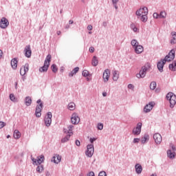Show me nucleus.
Listing matches in <instances>:
<instances>
[{"mask_svg":"<svg viewBox=\"0 0 176 176\" xmlns=\"http://www.w3.org/2000/svg\"><path fill=\"white\" fill-rule=\"evenodd\" d=\"M135 14L139 20H141L142 23H146L148 21V8L142 7L135 12Z\"/></svg>","mask_w":176,"mask_h":176,"instance_id":"obj_1","label":"nucleus"},{"mask_svg":"<svg viewBox=\"0 0 176 176\" xmlns=\"http://www.w3.org/2000/svg\"><path fill=\"white\" fill-rule=\"evenodd\" d=\"M166 100L170 102V108H174L176 104V96L173 92H169L166 95Z\"/></svg>","mask_w":176,"mask_h":176,"instance_id":"obj_2","label":"nucleus"},{"mask_svg":"<svg viewBox=\"0 0 176 176\" xmlns=\"http://www.w3.org/2000/svg\"><path fill=\"white\" fill-rule=\"evenodd\" d=\"M36 102L39 104L36 105L35 116L36 118H41V116H42V113L41 112H42V109L43 108V103L42 102V100L41 99H38Z\"/></svg>","mask_w":176,"mask_h":176,"instance_id":"obj_3","label":"nucleus"},{"mask_svg":"<svg viewBox=\"0 0 176 176\" xmlns=\"http://www.w3.org/2000/svg\"><path fill=\"white\" fill-rule=\"evenodd\" d=\"M52 118H53L52 112L48 111L44 118V123L47 127H50V124H52Z\"/></svg>","mask_w":176,"mask_h":176,"instance_id":"obj_4","label":"nucleus"},{"mask_svg":"<svg viewBox=\"0 0 176 176\" xmlns=\"http://www.w3.org/2000/svg\"><path fill=\"white\" fill-rule=\"evenodd\" d=\"M87 151L85 152V155L88 157H91L93 155H94V145L93 144H88L87 146Z\"/></svg>","mask_w":176,"mask_h":176,"instance_id":"obj_5","label":"nucleus"},{"mask_svg":"<svg viewBox=\"0 0 176 176\" xmlns=\"http://www.w3.org/2000/svg\"><path fill=\"white\" fill-rule=\"evenodd\" d=\"M175 58V50H171L168 55H166L164 58V60L170 62L173 61Z\"/></svg>","mask_w":176,"mask_h":176,"instance_id":"obj_6","label":"nucleus"},{"mask_svg":"<svg viewBox=\"0 0 176 176\" xmlns=\"http://www.w3.org/2000/svg\"><path fill=\"white\" fill-rule=\"evenodd\" d=\"M110 76H111V70H109V69H106L104 71L103 75H102L103 82L104 83H107V82L109 80Z\"/></svg>","mask_w":176,"mask_h":176,"instance_id":"obj_7","label":"nucleus"},{"mask_svg":"<svg viewBox=\"0 0 176 176\" xmlns=\"http://www.w3.org/2000/svg\"><path fill=\"white\" fill-rule=\"evenodd\" d=\"M142 127V123L138 122L137 124V126L135 127L132 131L133 134H134V135H140V134H141Z\"/></svg>","mask_w":176,"mask_h":176,"instance_id":"obj_8","label":"nucleus"},{"mask_svg":"<svg viewBox=\"0 0 176 176\" xmlns=\"http://www.w3.org/2000/svg\"><path fill=\"white\" fill-rule=\"evenodd\" d=\"M71 122H72V124H78V123H79V122H80V118H79V116H78V113H74L72 115Z\"/></svg>","mask_w":176,"mask_h":176,"instance_id":"obj_9","label":"nucleus"},{"mask_svg":"<svg viewBox=\"0 0 176 176\" xmlns=\"http://www.w3.org/2000/svg\"><path fill=\"white\" fill-rule=\"evenodd\" d=\"M30 68V65L28 63H26L24 66H22L20 69V75L21 76H24L27 72H28Z\"/></svg>","mask_w":176,"mask_h":176,"instance_id":"obj_10","label":"nucleus"},{"mask_svg":"<svg viewBox=\"0 0 176 176\" xmlns=\"http://www.w3.org/2000/svg\"><path fill=\"white\" fill-rule=\"evenodd\" d=\"M153 107H155V102H150L144 107V111L145 112V113H148V112H151V109H153Z\"/></svg>","mask_w":176,"mask_h":176,"instance_id":"obj_11","label":"nucleus"},{"mask_svg":"<svg viewBox=\"0 0 176 176\" xmlns=\"http://www.w3.org/2000/svg\"><path fill=\"white\" fill-rule=\"evenodd\" d=\"M25 56L27 58H30L32 54V51L31 50V45H26L24 50Z\"/></svg>","mask_w":176,"mask_h":176,"instance_id":"obj_12","label":"nucleus"},{"mask_svg":"<svg viewBox=\"0 0 176 176\" xmlns=\"http://www.w3.org/2000/svg\"><path fill=\"white\" fill-rule=\"evenodd\" d=\"M9 25V21L5 17H3L1 20L0 27L2 29H5Z\"/></svg>","mask_w":176,"mask_h":176,"instance_id":"obj_13","label":"nucleus"},{"mask_svg":"<svg viewBox=\"0 0 176 176\" xmlns=\"http://www.w3.org/2000/svg\"><path fill=\"white\" fill-rule=\"evenodd\" d=\"M166 63H167V61L164 59H162L161 61L157 63V69L160 71V72H163V68H164V64H166Z\"/></svg>","mask_w":176,"mask_h":176,"instance_id":"obj_14","label":"nucleus"},{"mask_svg":"<svg viewBox=\"0 0 176 176\" xmlns=\"http://www.w3.org/2000/svg\"><path fill=\"white\" fill-rule=\"evenodd\" d=\"M153 140L155 142V144H161L162 143V135L160 133H155L153 135Z\"/></svg>","mask_w":176,"mask_h":176,"instance_id":"obj_15","label":"nucleus"},{"mask_svg":"<svg viewBox=\"0 0 176 176\" xmlns=\"http://www.w3.org/2000/svg\"><path fill=\"white\" fill-rule=\"evenodd\" d=\"M73 134H74L73 132H69V133L66 135L65 138L61 139V142L63 144H65V142H68V141H69V139L71 138V136L73 135Z\"/></svg>","mask_w":176,"mask_h":176,"instance_id":"obj_16","label":"nucleus"},{"mask_svg":"<svg viewBox=\"0 0 176 176\" xmlns=\"http://www.w3.org/2000/svg\"><path fill=\"white\" fill-rule=\"evenodd\" d=\"M135 52L136 54H141L142 52H144V47L142 45H140V44L134 47Z\"/></svg>","mask_w":176,"mask_h":176,"instance_id":"obj_17","label":"nucleus"},{"mask_svg":"<svg viewBox=\"0 0 176 176\" xmlns=\"http://www.w3.org/2000/svg\"><path fill=\"white\" fill-rule=\"evenodd\" d=\"M51 162H54L55 164H58L61 162V155H56V156L52 157Z\"/></svg>","mask_w":176,"mask_h":176,"instance_id":"obj_18","label":"nucleus"},{"mask_svg":"<svg viewBox=\"0 0 176 176\" xmlns=\"http://www.w3.org/2000/svg\"><path fill=\"white\" fill-rule=\"evenodd\" d=\"M50 65L45 62L43 67L39 68L40 72H47V69H49Z\"/></svg>","mask_w":176,"mask_h":176,"instance_id":"obj_19","label":"nucleus"},{"mask_svg":"<svg viewBox=\"0 0 176 176\" xmlns=\"http://www.w3.org/2000/svg\"><path fill=\"white\" fill-rule=\"evenodd\" d=\"M135 169L136 174H141L142 173V166L140 164H136L135 165Z\"/></svg>","mask_w":176,"mask_h":176,"instance_id":"obj_20","label":"nucleus"},{"mask_svg":"<svg viewBox=\"0 0 176 176\" xmlns=\"http://www.w3.org/2000/svg\"><path fill=\"white\" fill-rule=\"evenodd\" d=\"M144 76H146V72L142 70V69H141L140 73L136 74V78H138V79L141 78H144Z\"/></svg>","mask_w":176,"mask_h":176,"instance_id":"obj_21","label":"nucleus"},{"mask_svg":"<svg viewBox=\"0 0 176 176\" xmlns=\"http://www.w3.org/2000/svg\"><path fill=\"white\" fill-rule=\"evenodd\" d=\"M43 162H45V156L43 155L37 157V166L42 164Z\"/></svg>","mask_w":176,"mask_h":176,"instance_id":"obj_22","label":"nucleus"},{"mask_svg":"<svg viewBox=\"0 0 176 176\" xmlns=\"http://www.w3.org/2000/svg\"><path fill=\"white\" fill-rule=\"evenodd\" d=\"M172 38L170 39V45H175L176 43V32H171Z\"/></svg>","mask_w":176,"mask_h":176,"instance_id":"obj_23","label":"nucleus"},{"mask_svg":"<svg viewBox=\"0 0 176 176\" xmlns=\"http://www.w3.org/2000/svg\"><path fill=\"white\" fill-rule=\"evenodd\" d=\"M118 79H119V72L118 70H115L113 72V80L116 82L118 81Z\"/></svg>","mask_w":176,"mask_h":176,"instance_id":"obj_24","label":"nucleus"},{"mask_svg":"<svg viewBox=\"0 0 176 176\" xmlns=\"http://www.w3.org/2000/svg\"><path fill=\"white\" fill-rule=\"evenodd\" d=\"M25 104L26 107H30V105H31V104H32V99H31V97L27 96L25 98Z\"/></svg>","mask_w":176,"mask_h":176,"instance_id":"obj_25","label":"nucleus"},{"mask_svg":"<svg viewBox=\"0 0 176 176\" xmlns=\"http://www.w3.org/2000/svg\"><path fill=\"white\" fill-rule=\"evenodd\" d=\"M142 69L144 70L146 73L151 69V63H147L144 66L142 67Z\"/></svg>","mask_w":176,"mask_h":176,"instance_id":"obj_26","label":"nucleus"},{"mask_svg":"<svg viewBox=\"0 0 176 176\" xmlns=\"http://www.w3.org/2000/svg\"><path fill=\"white\" fill-rule=\"evenodd\" d=\"M14 138L15 140H19L20 138V137H21V133H20V131H19V130L15 129L14 131Z\"/></svg>","mask_w":176,"mask_h":176,"instance_id":"obj_27","label":"nucleus"},{"mask_svg":"<svg viewBox=\"0 0 176 176\" xmlns=\"http://www.w3.org/2000/svg\"><path fill=\"white\" fill-rule=\"evenodd\" d=\"M78 72H79V67H76L69 74V76L70 78H72V76H74V75H76V73H78Z\"/></svg>","mask_w":176,"mask_h":176,"instance_id":"obj_28","label":"nucleus"},{"mask_svg":"<svg viewBox=\"0 0 176 176\" xmlns=\"http://www.w3.org/2000/svg\"><path fill=\"white\" fill-rule=\"evenodd\" d=\"M11 66L13 69H16V68H17V59L16 58L12 59Z\"/></svg>","mask_w":176,"mask_h":176,"instance_id":"obj_29","label":"nucleus"},{"mask_svg":"<svg viewBox=\"0 0 176 176\" xmlns=\"http://www.w3.org/2000/svg\"><path fill=\"white\" fill-rule=\"evenodd\" d=\"M169 69L175 72L176 71V60L169 65Z\"/></svg>","mask_w":176,"mask_h":176,"instance_id":"obj_30","label":"nucleus"},{"mask_svg":"<svg viewBox=\"0 0 176 176\" xmlns=\"http://www.w3.org/2000/svg\"><path fill=\"white\" fill-rule=\"evenodd\" d=\"M167 155H168V157H169V159H174V157H175V152H173L171 151V150H168L167 151Z\"/></svg>","mask_w":176,"mask_h":176,"instance_id":"obj_31","label":"nucleus"},{"mask_svg":"<svg viewBox=\"0 0 176 176\" xmlns=\"http://www.w3.org/2000/svg\"><path fill=\"white\" fill-rule=\"evenodd\" d=\"M91 64L93 67H97L98 65V58H97V56H94L93 57Z\"/></svg>","mask_w":176,"mask_h":176,"instance_id":"obj_32","label":"nucleus"},{"mask_svg":"<svg viewBox=\"0 0 176 176\" xmlns=\"http://www.w3.org/2000/svg\"><path fill=\"white\" fill-rule=\"evenodd\" d=\"M146 141H149V135L144 134V137L141 138V142L145 144Z\"/></svg>","mask_w":176,"mask_h":176,"instance_id":"obj_33","label":"nucleus"},{"mask_svg":"<svg viewBox=\"0 0 176 176\" xmlns=\"http://www.w3.org/2000/svg\"><path fill=\"white\" fill-rule=\"evenodd\" d=\"M67 108H68V109H69V111H74V109L76 108L75 103L74 102L69 103L67 105Z\"/></svg>","mask_w":176,"mask_h":176,"instance_id":"obj_34","label":"nucleus"},{"mask_svg":"<svg viewBox=\"0 0 176 176\" xmlns=\"http://www.w3.org/2000/svg\"><path fill=\"white\" fill-rule=\"evenodd\" d=\"M131 46H133V49L140 45V43L135 39H133L131 42Z\"/></svg>","mask_w":176,"mask_h":176,"instance_id":"obj_35","label":"nucleus"},{"mask_svg":"<svg viewBox=\"0 0 176 176\" xmlns=\"http://www.w3.org/2000/svg\"><path fill=\"white\" fill-rule=\"evenodd\" d=\"M51 61H52V55L48 54V55L46 56L44 63H47V64H48V65H50V62H51Z\"/></svg>","mask_w":176,"mask_h":176,"instance_id":"obj_36","label":"nucleus"},{"mask_svg":"<svg viewBox=\"0 0 176 176\" xmlns=\"http://www.w3.org/2000/svg\"><path fill=\"white\" fill-rule=\"evenodd\" d=\"M156 86H157L156 82L155 81L151 82L150 84V89L155 90V89H156Z\"/></svg>","mask_w":176,"mask_h":176,"instance_id":"obj_37","label":"nucleus"},{"mask_svg":"<svg viewBox=\"0 0 176 176\" xmlns=\"http://www.w3.org/2000/svg\"><path fill=\"white\" fill-rule=\"evenodd\" d=\"M167 16V14L166 12L162 11L159 14L160 19H166V16Z\"/></svg>","mask_w":176,"mask_h":176,"instance_id":"obj_38","label":"nucleus"},{"mask_svg":"<svg viewBox=\"0 0 176 176\" xmlns=\"http://www.w3.org/2000/svg\"><path fill=\"white\" fill-rule=\"evenodd\" d=\"M10 100H11L13 102H17V98L14 96V94H10Z\"/></svg>","mask_w":176,"mask_h":176,"instance_id":"obj_39","label":"nucleus"},{"mask_svg":"<svg viewBox=\"0 0 176 176\" xmlns=\"http://www.w3.org/2000/svg\"><path fill=\"white\" fill-rule=\"evenodd\" d=\"M36 171L41 174L43 171V165H38L36 168Z\"/></svg>","mask_w":176,"mask_h":176,"instance_id":"obj_40","label":"nucleus"},{"mask_svg":"<svg viewBox=\"0 0 176 176\" xmlns=\"http://www.w3.org/2000/svg\"><path fill=\"white\" fill-rule=\"evenodd\" d=\"M51 68H52V72H54V74H56V72H57V71H58L57 65H56L55 64H53V65L51 66Z\"/></svg>","mask_w":176,"mask_h":176,"instance_id":"obj_41","label":"nucleus"},{"mask_svg":"<svg viewBox=\"0 0 176 176\" xmlns=\"http://www.w3.org/2000/svg\"><path fill=\"white\" fill-rule=\"evenodd\" d=\"M82 76H84L85 78H87V76H89V71L84 70L82 72Z\"/></svg>","mask_w":176,"mask_h":176,"instance_id":"obj_42","label":"nucleus"},{"mask_svg":"<svg viewBox=\"0 0 176 176\" xmlns=\"http://www.w3.org/2000/svg\"><path fill=\"white\" fill-rule=\"evenodd\" d=\"M104 129V124L102 123L98 124V130H102Z\"/></svg>","mask_w":176,"mask_h":176,"instance_id":"obj_43","label":"nucleus"},{"mask_svg":"<svg viewBox=\"0 0 176 176\" xmlns=\"http://www.w3.org/2000/svg\"><path fill=\"white\" fill-rule=\"evenodd\" d=\"M67 129L69 130L68 134H69V133H72V129H74V125H69L67 126Z\"/></svg>","mask_w":176,"mask_h":176,"instance_id":"obj_44","label":"nucleus"},{"mask_svg":"<svg viewBox=\"0 0 176 176\" xmlns=\"http://www.w3.org/2000/svg\"><path fill=\"white\" fill-rule=\"evenodd\" d=\"M6 126V123L2 121H0V129H3Z\"/></svg>","mask_w":176,"mask_h":176,"instance_id":"obj_45","label":"nucleus"},{"mask_svg":"<svg viewBox=\"0 0 176 176\" xmlns=\"http://www.w3.org/2000/svg\"><path fill=\"white\" fill-rule=\"evenodd\" d=\"M98 176H107V172L105 171H100L98 174Z\"/></svg>","mask_w":176,"mask_h":176,"instance_id":"obj_46","label":"nucleus"},{"mask_svg":"<svg viewBox=\"0 0 176 176\" xmlns=\"http://www.w3.org/2000/svg\"><path fill=\"white\" fill-rule=\"evenodd\" d=\"M31 159H32V161L33 162V164L35 166H38L37 160L34 157H32Z\"/></svg>","mask_w":176,"mask_h":176,"instance_id":"obj_47","label":"nucleus"},{"mask_svg":"<svg viewBox=\"0 0 176 176\" xmlns=\"http://www.w3.org/2000/svg\"><path fill=\"white\" fill-rule=\"evenodd\" d=\"M140 138H134L133 142V144H138V142H140Z\"/></svg>","mask_w":176,"mask_h":176,"instance_id":"obj_48","label":"nucleus"},{"mask_svg":"<svg viewBox=\"0 0 176 176\" xmlns=\"http://www.w3.org/2000/svg\"><path fill=\"white\" fill-rule=\"evenodd\" d=\"M154 19H160V16H159V14H157V12H155L153 14Z\"/></svg>","mask_w":176,"mask_h":176,"instance_id":"obj_49","label":"nucleus"},{"mask_svg":"<svg viewBox=\"0 0 176 176\" xmlns=\"http://www.w3.org/2000/svg\"><path fill=\"white\" fill-rule=\"evenodd\" d=\"M170 146L172 148V150L173 151V152H175V151H176L175 146H174V144H170Z\"/></svg>","mask_w":176,"mask_h":176,"instance_id":"obj_50","label":"nucleus"},{"mask_svg":"<svg viewBox=\"0 0 176 176\" xmlns=\"http://www.w3.org/2000/svg\"><path fill=\"white\" fill-rule=\"evenodd\" d=\"M87 176H96V175L94 174V172L91 171L87 175Z\"/></svg>","mask_w":176,"mask_h":176,"instance_id":"obj_51","label":"nucleus"},{"mask_svg":"<svg viewBox=\"0 0 176 176\" xmlns=\"http://www.w3.org/2000/svg\"><path fill=\"white\" fill-rule=\"evenodd\" d=\"M75 143L77 146H80V141L77 140Z\"/></svg>","mask_w":176,"mask_h":176,"instance_id":"obj_52","label":"nucleus"},{"mask_svg":"<svg viewBox=\"0 0 176 176\" xmlns=\"http://www.w3.org/2000/svg\"><path fill=\"white\" fill-rule=\"evenodd\" d=\"M87 30H88L89 31H91V30H93V25H89L87 26Z\"/></svg>","mask_w":176,"mask_h":176,"instance_id":"obj_53","label":"nucleus"},{"mask_svg":"<svg viewBox=\"0 0 176 176\" xmlns=\"http://www.w3.org/2000/svg\"><path fill=\"white\" fill-rule=\"evenodd\" d=\"M89 52H90V53H94V47H89Z\"/></svg>","mask_w":176,"mask_h":176,"instance_id":"obj_54","label":"nucleus"},{"mask_svg":"<svg viewBox=\"0 0 176 176\" xmlns=\"http://www.w3.org/2000/svg\"><path fill=\"white\" fill-rule=\"evenodd\" d=\"M128 89H134V85L133 84L128 85Z\"/></svg>","mask_w":176,"mask_h":176,"instance_id":"obj_55","label":"nucleus"},{"mask_svg":"<svg viewBox=\"0 0 176 176\" xmlns=\"http://www.w3.org/2000/svg\"><path fill=\"white\" fill-rule=\"evenodd\" d=\"M68 131H69V130L68 129V128L63 129V132H64L65 134H67V135L68 134Z\"/></svg>","mask_w":176,"mask_h":176,"instance_id":"obj_56","label":"nucleus"},{"mask_svg":"<svg viewBox=\"0 0 176 176\" xmlns=\"http://www.w3.org/2000/svg\"><path fill=\"white\" fill-rule=\"evenodd\" d=\"M96 138H90V140H89V141H90V142H91V144H93L94 142V141H96Z\"/></svg>","mask_w":176,"mask_h":176,"instance_id":"obj_57","label":"nucleus"},{"mask_svg":"<svg viewBox=\"0 0 176 176\" xmlns=\"http://www.w3.org/2000/svg\"><path fill=\"white\" fill-rule=\"evenodd\" d=\"M135 24H134V23H131V28L132 29V30H133V29H135Z\"/></svg>","mask_w":176,"mask_h":176,"instance_id":"obj_58","label":"nucleus"},{"mask_svg":"<svg viewBox=\"0 0 176 176\" xmlns=\"http://www.w3.org/2000/svg\"><path fill=\"white\" fill-rule=\"evenodd\" d=\"M2 56H3V52L0 50V58H2Z\"/></svg>","mask_w":176,"mask_h":176,"instance_id":"obj_59","label":"nucleus"},{"mask_svg":"<svg viewBox=\"0 0 176 176\" xmlns=\"http://www.w3.org/2000/svg\"><path fill=\"white\" fill-rule=\"evenodd\" d=\"M119 2V0H112V3H118Z\"/></svg>","mask_w":176,"mask_h":176,"instance_id":"obj_60","label":"nucleus"},{"mask_svg":"<svg viewBox=\"0 0 176 176\" xmlns=\"http://www.w3.org/2000/svg\"><path fill=\"white\" fill-rule=\"evenodd\" d=\"M133 32H137L138 31V28H137V27H135L134 29H132Z\"/></svg>","mask_w":176,"mask_h":176,"instance_id":"obj_61","label":"nucleus"},{"mask_svg":"<svg viewBox=\"0 0 176 176\" xmlns=\"http://www.w3.org/2000/svg\"><path fill=\"white\" fill-rule=\"evenodd\" d=\"M45 175L46 176H50V172H49L48 170L45 172Z\"/></svg>","mask_w":176,"mask_h":176,"instance_id":"obj_62","label":"nucleus"},{"mask_svg":"<svg viewBox=\"0 0 176 176\" xmlns=\"http://www.w3.org/2000/svg\"><path fill=\"white\" fill-rule=\"evenodd\" d=\"M113 5L115 9L118 10V3H116V4L113 3Z\"/></svg>","mask_w":176,"mask_h":176,"instance_id":"obj_63","label":"nucleus"},{"mask_svg":"<svg viewBox=\"0 0 176 176\" xmlns=\"http://www.w3.org/2000/svg\"><path fill=\"white\" fill-rule=\"evenodd\" d=\"M102 25L103 27H107V22L104 21Z\"/></svg>","mask_w":176,"mask_h":176,"instance_id":"obj_64","label":"nucleus"}]
</instances>
